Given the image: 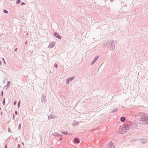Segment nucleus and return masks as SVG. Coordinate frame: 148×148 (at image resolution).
<instances>
[{
	"instance_id": "nucleus-1",
	"label": "nucleus",
	"mask_w": 148,
	"mask_h": 148,
	"mask_svg": "<svg viewBox=\"0 0 148 148\" xmlns=\"http://www.w3.org/2000/svg\"><path fill=\"white\" fill-rule=\"evenodd\" d=\"M137 119L140 121H142V123L140 124L148 125V121H146L148 119V114L145 113H140L138 116Z\"/></svg>"
},
{
	"instance_id": "nucleus-2",
	"label": "nucleus",
	"mask_w": 148,
	"mask_h": 148,
	"mask_svg": "<svg viewBox=\"0 0 148 148\" xmlns=\"http://www.w3.org/2000/svg\"><path fill=\"white\" fill-rule=\"evenodd\" d=\"M130 126L129 125L125 124L120 127L119 129L118 133L119 134H124L129 130Z\"/></svg>"
},
{
	"instance_id": "nucleus-3",
	"label": "nucleus",
	"mask_w": 148,
	"mask_h": 148,
	"mask_svg": "<svg viewBox=\"0 0 148 148\" xmlns=\"http://www.w3.org/2000/svg\"><path fill=\"white\" fill-rule=\"evenodd\" d=\"M114 41L112 40H110L105 42L106 43H104V45H106L110 49L114 50L115 49V45L114 44Z\"/></svg>"
},
{
	"instance_id": "nucleus-4",
	"label": "nucleus",
	"mask_w": 148,
	"mask_h": 148,
	"mask_svg": "<svg viewBox=\"0 0 148 148\" xmlns=\"http://www.w3.org/2000/svg\"><path fill=\"white\" fill-rule=\"evenodd\" d=\"M47 97L45 95H44V94L42 96L41 98V101L42 103H45V102Z\"/></svg>"
},
{
	"instance_id": "nucleus-5",
	"label": "nucleus",
	"mask_w": 148,
	"mask_h": 148,
	"mask_svg": "<svg viewBox=\"0 0 148 148\" xmlns=\"http://www.w3.org/2000/svg\"><path fill=\"white\" fill-rule=\"evenodd\" d=\"M74 143L75 144H78L80 142V140L78 138H75L73 140Z\"/></svg>"
},
{
	"instance_id": "nucleus-6",
	"label": "nucleus",
	"mask_w": 148,
	"mask_h": 148,
	"mask_svg": "<svg viewBox=\"0 0 148 148\" xmlns=\"http://www.w3.org/2000/svg\"><path fill=\"white\" fill-rule=\"evenodd\" d=\"M99 57V56H96L95 58L94 59H93V60L92 62L91 63V64L92 65L94 64L95 62L98 60Z\"/></svg>"
},
{
	"instance_id": "nucleus-7",
	"label": "nucleus",
	"mask_w": 148,
	"mask_h": 148,
	"mask_svg": "<svg viewBox=\"0 0 148 148\" xmlns=\"http://www.w3.org/2000/svg\"><path fill=\"white\" fill-rule=\"evenodd\" d=\"M54 35L55 37L59 39H61L62 38L61 36L56 32L54 33Z\"/></svg>"
},
{
	"instance_id": "nucleus-8",
	"label": "nucleus",
	"mask_w": 148,
	"mask_h": 148,
	"mask_svg": "<svg viewBox=\"0 0 148 148\" xmlns=\"http://www.w3.org/2000/svg\"><path fill=\"white\" fill-rule=\"evenodd\" d=\"M114 145L113 144L110 142L108 145V148H116V147L114 146Z\"/></svg>"
},
{
	"instance_id": "nucleus-9",
	"label": "nucleus",
	"mask_w": 148,
	"mask_h": 148,
	"mask_svg": "<svg viewBox=\"0 0 148 148\" xmlns=\"http://www.w3.org/2000/svg\"><path fill=\"white\" fill-rule=\"evenodd\" d=\"M147 141V140L145 138H143L140 140V143L143 144L145 143Z\"/></svg>"
},
{
	"instance_id": "nucleus-10",
	"label": "nucleus",
	"mask_w": 148,
	"mask_h": 148,
	"mask_svg": "<svg viewBox=\"0 0 148 148\" xmlns=\"http://www.w3.org/2000/svg\"><path fill=\"white\" fill-rule=\"evenodd\" d=\"M79 123L78 122L76 121H73L72 125L74 126H77V125Z\"/></svg>"
},
{
	"instance_id": "nucleus-11",
	"label": "nucleus",
	"mask_w": 148,
	"mask_h": 148,
	"mask_svg": "<svg viewBox=\"0 0 148 148\" xmlns=\"http://www.w3.org/2000/svg\"><path fill=\"white\" fill-rule=\"evenodd\" d=\"M55 44V43L54 42H51V44H50L48 46V48H52L53 47Z\"/></svg>"
},
{
	"instance_id": "nucleus-12",
	"label": "nucleus",
	"mask_w": 148,
	"mask_h": 148,
	"mask_svg": "<svg viewBox=\"0 0 148 148\" xmlns=\"http://www.w3.org/2000/svg\"><path fill=\"white\" fill-rule=\"evenodd\" d=\"M126 119L124 117H121L120 118V121L122 122H124L125 121Z\"/></svg>"
},
{
	"instance_id": "nucleus-13",
	"label": "nucleus",
	"mask_w": 148,
	"mask_h": 148,
	"mask_svg": "<svg viewBox=\"0 0 148 148\" xmlns=\"http://www.w3.org/2000/svg\"><path fill=\"white\" fill-rule=\"evenodd\" d=\"M10 86V81H9L7 82V84L6 85V86H6L7 88H9Z\"/></svg>"
},
{
	"instance_id": "nucleus-14",
	"label": "nucleus",
	"mask_w": 148,
	"mask_h": 148,
	"mask_svg": "<svg viewBox=\"0 0 148 148\" xmlns=\"http://www.w3.org/2000/svg\"><path fill=\"white\" fill-rule=\"evenodd\" d=\"M61 133L64 135H66L68 134V133L67 132L61 131Z\"/></svg>"
},
{
	"instance_id": "nucleus-15",
	"label": "nucleus",
	"mask_w": 148,
	"mask_h": 148,
	"mask_svg": "<svg viewBox=\"0 0 148 148\" xmlns=\"http://www.w3.org/2000/svg\"><path fill=\"white\" fill-rule=\"evenodd\" d=\"M118 110V108H116L111 111L110 113H113L117 111Z\"/></svg>"
},
{
	"instance_id": "nucleus-16",
	"label": "nucleus",
	"mask_w": 148,
	"mask_h": 148,
	"mask_svg": "<svg viewBox=\"0 0 148 148\" xmlns=\"http://www.w3.org/2000/svg\"><path fill=\"white\" fill-rule=\"evenodd\" d=\"M74 78V77H69L68 78V79H69V81H71L73 80Z\"/></svg>"
},
{
	"instance_id": "nucleus-17",
	"label": "nucleus",
	"mask_w": 148,
	"mask_h": 148,
	"mask_svg": "<svg viewBox=\"0 0 148 148\" xmlns=\"http://www.w3.org/2000/svg\"><path fill=\"white\" fill-rule=\"evenodd\" d=\"M52 135L56 137H57L58 135V134H57V133H54L52 134Z\"/></svg>"
},
{
	"instance_id": "nucleus-18",
	"label": "nucleus",
	"mask_w": 148,
	"mask_h": 148,
	"mask_svg": "<svg viewBox=\"0 0 148 148\" xmlns=\"http://www.w3.org/2000/svg\"><path fill=\"white\" fill-rule=\"evenodd\" d=\"M3 12L4 13H5L6 14H8V11L6 10H5V9L4 10H3Z\"/></svg>"
},
{
	"instance_id": "nucleus-19",
	"label": "nucleus",
	"mask_w": 148,
	"mask_h": 148,
	"mask_svg": "<svg viewBox=\"0 0 148 148\" xmlns=\"http://www.w3.org/2000/svg\"><path fill=\"white\" fill-rule=\"evenodd\" d=\"M2 103L3 105H5V98H4L3 99Z\"/></svg>"
},
{
	"instance_id": "nucleus-20",
	"label": "nucleus",
	"mask_w": 148,
	"mask_h": 148,
	"mask_svg": "<svg viewBox=\"0 0 148 148\" xmlns=\"http://www.w3.org/2000/svg\"><path fill=\"white\" fill-rule=\"evenodd\" d=\"M53 118V116H52V115H50L48 117V119H52Z\"/></svg>"
},
{
	"instance_id": "nucleus-21",
	"label": "nucleus",
	"mask_w": 148,
	"mask_h": 148,
	"mask_svg": "<svg viewBox=\"0 0 148 148\" xmlns=\"http://www.w3.org/2000/svg\"><path fill=\"white\" fill-rule=\"evenodd\" d=\"M20 0H17L16 1V3L18 4L20 3Z\"/></svg>"
},
{
	"instance_id": "nucleus-22",
	"label": "nucleus",
	"mask_w": 148,
	"mask_h": 148,
	"mask_svg": "<svg viewBox=\"0 0 148 148\" xmlns=\"http://www.w3.org/2000/svg\"><path fill=\"white\" fill-rule=\"evenodd\" d=\"M20 104H21V101H19V102L18 103V105H17L18 107L19 108L20 107Z\"/></svg>"
},
{
	"instance_id": "nucleus-23",
	"label": "nucleus",
	"mask_w": 148,
	"mask_h": 148,
	"mask_svg": "<svg viewBox=\"0 0 148 148\" xmlns=\"http://www.w3.org/2000/svg\"><path fill=\"white\" fill-rule=\"evenodd\" d=\"M21 123H20L18 125V129L20 130L21 129Z\"/></svg>"
},
{
	"instance_id": "nucleus-24",
	"label": "nucleus",
	"mask_w": 148,
	"mask_h": 148,
	"mask_svg": "<svg viewBox=\"0 0 148 148\" xmlns=\"http://www.w3.org/2000/svg\"><path fill=\"white\" fill-rule=\"evenodd\" d=\"M70 81H69V79L67 78L66 80V83L67 84H69V82Z\"/></svg>"
},
{
	"instance_id": "nucleus-25",
	"label": "nucleus",
	"mask_w": 148,
	"mask_h": 148,
	"mask_svg": "<svg viewBox=\"0 0 148 148\" xmlns=\"http://www.w3.org/2000/svg\"><path fill=\"white\" fill-rule=\"evenodd\" d=\"M54 66H55V67L56 68H58V64H57L56 63H55V64H54Z\"/></svg>"
},
{
	"instance_id": "nucleus-26",
	"label": "nucleus",
	"mask_w": 148,
	"mask_h": 148,
	"mask_svg": "<svg viewBox=\"0 0 148 148\" xmlns=\"http://www.w3.org/2000/svg\"><path fill=\"white\" fill-rule=\"evenodd\" d=\"M62 136V135L60 134H58L57 137H61Z\"/></svg>"
},
{
	"instance_id": "nucleus-27",
	"label": "nucleus",
	"mask_w": 148,
	"mask_h": 148,
	"mask_svg": "<svg viewBox=\"0 0 148 148\" xmlns=\"http://www.w3.org/2000/svg\"><path fill=\"white\" fill-rule=\"evenodd\" d=\"M2 59L3 60V62H4V63L5 64H6V62L5 61V59H4V58H2Z\"/></svg>"
},
{
	"instance_id": "nucleus-28",
	"label": "nucleus",
	"mask_w": 148,
	"mask_h": 148,
	"mask_svg": "<svg viewBox=\"0 0 148 148\" xmlns=\"http://www.w3.org/2000/svg\"><path fill=\"white\" fill-rule=\"evenodd\" d=\"M8 132L9 133H10L11 132V130L10 128H8Z\"/></svg>"
},
{
	"instance_id": "nucleus-29",
	"label": "nucleus",
	"mask_w": 148,
	"mask_h": 148,
	"mask_svg": "<svg viewBox=\"0 0 148 148\" xmlns=\"http://www.w3.org/2000/svg\"><path fill=\"white\" fill-rule=\"evenodd\" d=\"M17 103V102L15 100L14 101V105H16V103Z\"/></svg>"
},
{
	"instance_id": "nucleus-30",
	"label": "nucleus",
	"mask_w": 148,
	"mask_h": 148,
	"mask_svg": "<svg viewBox=\"0 0 148 148\" xmlns=\"http://www.w3.org/2000/svg\"><path fill=\"white\" fill-rule=\"evenodd\" d=\"M25 3L22 2H21V5H25Z\"/></svg>"
},
{
	"instance_id": "nucleus-31",
	"label": "nucleus",
	"mask_w": 148,
	"mask_h": 148,
	"mask_svg": "<svg viewBox=\"0 0 148 148\" xmlns=\"http://www.w3.org/2000/svg\"><path fill=\"white\" fill-rule=\"evenodd\" d=\"M1 96L2 97H3V91H2L1 92Z\"/></svg>"
},
{
	"instance_id": "nucleus-32",
	"label": "nucleus",
	"mask_w": 148,
	"mask_h": 148,
	"mask_svg": "<svg viewBox=\"0 0 148 148\" xmlns=\"http://www.w3.org/2000/svg\"><path fill=\"white\" fill-rule=\"evenodd\" d=\"M15 114L16 115L18 114V112H17V111H15Z\"/></svg>"
},
{
	"instance_id": "nucleus-33",
	"label": "nucleus",
	"mask_w": 148,
	"mask_h": 148,
	"mask_svg": "<svg viewBox=\"0 0 148 148\" xmlns=\"http://www.w3.org/2000/svg\"><path fill=\"white\" fill-rule=\"evenodd\" d=\"M17 146H18V148H20V145L19 144H18L17 145Z\"/></svg>"
},
{
	"instance_id": "nucleus-34",
	"label": "nucleus",
	"mask_w": 148,
	"mask_h": 148,
	"mask_svg": "<svg viewBox=\"0 0 148 148\" xmlns=\"http://www.w3.org/2000/svg\"><path fill=\"white\" fill-rule=\"evenodd\" d=\"M17 48H16L14 49V51L15 52H16L17 51Z\"/></svg>"
},
{
	"instance_id": "nucleus-35",
	"label": "nucleus",
	"mask_w": 148,
	"mask_h": 148,
	"mask_svg": "<svg viewBox=\"0 0 148 148\" xmlns=\"http://www.w3.org/2000/svg\"><path fill=\"white\" fill-rule=\"evenodd\" d=\"M62 140V138H60L59 139V141H61V140Z\"/></svg>"
},
{
	"instance_id": "nucleus-36",
	"label": "nucleus",
	"mask_w": 148,
	"mask_h": 148,
	"mask_svg": "<svg viewBox=\"0 0 148 148\" xmlns=\"http://www.w3.org/2000/svg\"><path fill=\"white\" fill-rule=\"evenodd\" d=\"M4 148H7V145H5V147Z\"/></svg>"
},
{
	"instance_id": "nucleus-37",
	"label": "nucleus",
	"mask_w": 148,
	"mask_h": 148,
	"mask_svg": "<svg viewBox=\"0 0 148 148\" xmlns=\"http://www.w3.org/2000/svg\"><path fill=\"white\" fill-rule=\"evenodd\" d=\"M1 64H2L1 62V61H0V65H1Z\"/></svg>"
},
{
	"instance_id": "nucleus-38",
	"label": "nucleus",
	"mask_w": 148,
	"mask_h": 148,
	"mask_svg": "<svg viewBox=\"0 0 148 148\" xmlns=\"http://www.w3.org/2000/svg\"><path fill=\"white\" fill-rule=\"evenodd\" d=\"M13 119H14L15 118V116H14V114L13 115Z\"/></svg>"
},
{
	"instance_id": "nucleus-39",
	"label": "nucleus",
	"mask_w": 148,
	"mask_h": 148,
	"mask_svg": "<svg viewBox=\"0 0 148 148\" xmlns=\"http://www.w3.org/2000/svg\"><path fill=\"white\" fill-rule=\"evenodd\" d=\"M3 113V112H1V116L2 115V114Z\"/></svg>"
},
{
	"instance_id": "nucleus-40",
	"label": "nucleus",
	"mask_w": 148,
	"mask_h": 148,
	"mask_svg": "<svg viewBox=\"0 0 148 148\" xmlns=\"http://www.w3.org/2000/svg\"><path fill=\"white\" fill-rule=\"evenodd\" d=\"M22 143L23 145H24V143L23 142H22Z\"/></svg>"
},
{
	"instance_id": "nucleus-41",
	"label": "nucleus",
	"mask_w": 148,
	"mask_h": 148,
	"mask_svg": "<svg viewBox=\"0 0 148 148\" xmlns=\"http://www.w3.org/2000/svg\"><path fill=\"white\" fill-rule=\"evenodd\" d=\"M27 42L26 41L25 42V44H27Z\"/></svg>"
},
{
	"instance_id": "nucleus-42",
	"label": "nucleus",
	"mask_w": 148,
	"mask_h": 148,
	"mask_svg": "<svg viewBox=\"0 0 148 148\" xmlns=\"http://www.w3.org/2000/svg\"><path fill=\"white\" fill-rule=\"evenodd\" d=\"M1 108L0 107V110H1Z\"/></svg>"
},
{
	"instance_id": "nucleus-43",
	"label": "nucleus",
	"mask_w": 148,
	"mask_h": 148,
	"mask_svg": "<svg viewBox=\"0 0 148 148\" xmlns=\"http://www.w3.org/2000/svg\"><path fill=\"white\" fill-rule=\"evenodd\" d=\"M52 148H53V147H52Z\"/></svg>"
}]
</instances>
